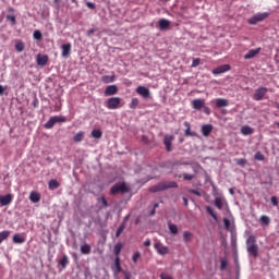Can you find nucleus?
I'll use <instances>...</instances> for the list:
<instances>
[{"instance_id":"f257e3e1","label":"nucleus","mask_w":279,"mask_h":279,"mask_svg":"<svg viewBox=\"0 0 279 279\" xmlns=\"http://www.w3.org/2000/svg\"><path fill=\"white\" fill-rule=\"evenodd\" d=\"M169 189H178V182L175 181H161L156 185H153L149 191L150 193H160L162 191H169Z\"/></svg>"},{"instance_id":"f03ea898","label":"nucleus","mask_w":279,"mask_h":279,"mask_svg":"<svg viewBox=\"0 0 279 279\" xmlns=\"http://www.w3.org/2000/svg\"><path fill=\"white\" fill-rule=\"evenodd\" d=\"M246 250L255 258L256 256H258V246L256 245V236L248 235V238L246 239Z\"/></svg>"},{"instance_id":"7ed1b4c3","label":"nucleus","mask_w":279,"mask_h":279,"mask_svg":"<svg viewBox=\"0 0 279 279\" xmlns=\"http://www.w3.org/2000/svg\"><path fill=\"white\" fill-rule=\"evenodd\" d=\"M269 17V12L256 13L247 20L248 25H258Z\"/></svg>"},{"instance_id":"20e7f679","label":"nucleus","mask_w":279,"mask_h":279,"mask_svg":"<svg viewBox=\"0 0 279 279\" xmlns=\"http://www.w3.org/2000/svg\"><path fill=\"white\" fill-rule=\"evenodd\" d=\"M65 121H66V118L62 116H54V117H51L49 121L45 123L44 128H46V130H51L53 125H56V123H64Z\"/></svg>"},{"instance_id":"39448f33","label":"nucleus","mask_w":279,"mask_h":279,"mask_svg":"<svg viewBox=\"0 0 279 279\" xmlns=\"http://www.w3.org/2000/svg\"><path fill=\"white\" fill-rule=\"evenodd\" d=\"M121 101L122 99L119 97H111L107 100V108L108 110H118V108H121Z\"/></svg>"},{"instance_id":"423d86ee","label":"nucleus","mask_w":279,"mask_h":279,"mask_svg":"<svg viewBox=\"0 0 279 279\" xmlns=\"http://www.w3.org/2000/svg\"><path fill=\"white\" fill-rule=\"evenodd\" d=\"M269 89L267 87H259L255 89V93L253 95L254 101H263L265 95H267Z\"/></svg>"},{"instance_id":"0eeeda50","label":"nucleus","mask_w":279,"mask_h":279,"mask_svg":"<svg viewBox=\"0 0 279 279\" xmlns=\"http://www.w3.org/2000/svg\"><path fill=\"white\" fill-rule=\"evenodd\" d=\"M135 92L137 93V95L143 97V99H150L151 98V92H149V88H147L145 86H138L135 89Z\"/></svg>"},{"instance_id":"6e6552de","label":"nucleus","mask_w":279,"mask_h":279,"mask_svg":"<svg viewBox=\"0 0 279 279\" xmlns=\"http://www.w3.org/2000/svg\"><path fill=\"white\" fill-rule=\"evenodd\" d=\"M174 138L175 137L173 135H165L163 145L166 146L167 151H173V147L171 145Z\"/></svg>"},{"instance_id":"1a4fd4ad","label":"nucleus","mask_w":279,"mask_h":279,"mask_svg":"<svg viewBox=\"0 0 279 279\" xmlns=\"http://www.w3.org/2000/svg\"><path fill=\"white\" fill-rule=\"evenodd\" d=\"M211 104H216V108H228L230 106V101L226 98L214 99Z\"/></svg>"},{"instance_id":"9d476101","label":"nucleus","mask_w":279,"mask_h":279,"mask_svg":"<svg viewBox=\"0 0 279 279\" xmlns=\"http://www.w3.org/2000/svg\"><path fill=\"white\" fill-rule=\"evenodd\" d=\"M204 106H206V100H204L202 98H196V99L192 100V108L194 110H202L204 108Z\"/></svg>"},{"instance_id":"9b49d317","label":"nucleus","mask_w":279,"mask_h":279,"mask_svg":"<svg viewBox=\"0 0 279 279\" xmlns=\"http://www.w3.org/2000/svg\"><path fill=\"white\" fill-rule=\"evenodd\" d=\"M158 27L160 32H166V29H169V27H171V21L167 19H160L158 21Z\"/></svg>"},{"instance_id":"f8f14e48","label":"nucleus","mask_w":279,"mask_h":279,"mask_svg":"<svg viewBox=\"0 0 279 279\" xmlns=\"http://www.w3.org/2000/svg\"><path fill=\"white\" fill-rule=\"evenodd\" d=\"M119 93V87L117 85H109L105 89L106 97H112Z\"/></svg>"},{"instance_id":"ddd939ff","label":"nucleus","mask_w":279,"mask_h":279,"mask_svg":"<svg viewBox=\"0 0 279 279\" xmlns=\"http://www.w3.org/2000/svg\"><path fill=\"white\" fill-rule=\"evenodd\" d=\"M230 71V65L223 64L213 70L214 75H221V73H228Z\"/></svg>"},{"instance_id":"4468645a","label":"nucleus","mask_w":279,"mask_h":279,"mask_svg":"<svg viewBox=\"0 0 279 279\" xmlns=\"http://www.w3.org/2000/svg\"><path fill=\"white\" fill-rule=\"evenodd\" d=\"M226 204H228V202H226L225 197H216L214 201V206H216L218 210H223V206H226Z\"/></svg>"},{"instance_id":"2eb2a0df","label":"nucleus","mask_w":279,"mask_h":279,"mask_svg":"<svg viewBox=\"0 0 279 279\" xmlns=\"http://www.w3.org/2000/svg\"><path fill=\"white\" fill-rule=\"evenodd\" d=\"M155 250H157L158 254H160L161 256L169 254V248L167 246H163L161 243H155Z\"/></svg>"},{"instance_id":"dca6fc26","label":"nucleus","mask_w":279,"mask_h":279,"mask_svg":"<svg viewBox=\"0 0 279 279\" xmlns=\"http://www.w3.org/2000/svg\"><path fill=\"white\" fill-rule=\"evenodd\" d=\"M260 53V48L251 49L245 56L244 60H252V58H256Z\"/></svg>"},{"instance_id":"f3484780","label":"nucleus","mask_w":279,"mask_h":279,"mask_svg":"<svg viewBox=\"0 0 279 279\" xmlns=\"http://www.w3.org/2000/svg\"><path fill=\"white\" fill-rule=\"evenodd\" d=\"M62 49V58H69L71 56V43L63 44L61 46Z\"/></svg>"},{"instance_id":"a211bd4d","label":"nucleus","mask_w":279,"mask_h":279,"mask_svg":"<svg viewBox=\"0 0 279 279\" xmlns=\"http://www.w3.org/2000/svg\"><path fill=\"white\" fill-rule=\"evenodd\" d=\"M0 204L1 206H10L12 204V194L0 196Z\"/></svg>"},{"instance_id":"6ab92c4d","label":"nucleus","mask_w":279,"mask_h":279,"mask_svg":"<svg viewBox=\"0 0 279 279\" xmlns=\"http://www.w3.org/2000/svg\"><path fill=\"white\" fill-rule=\"evenodd\" d=\"M49 62V57L47 54H38L37 56V64L38 66H45Z\"/></svg>"},{"instance_id":"aec40b11","label":"nucleus","mask_w":279,"mask_h":279,"mask_svg":"<svg viewBox=\"0 0 279 279\" xmlns=\"http://www.w3.org/2000/svg\"><path fill=\"white\" fill-rule=\"evenodd\" d=\"M210 132H213V124H205L202 126L203 136H210Z\"/></svg>"},{"instance_id":"412c9836","label":"nucleus","mask_w":279,"mask_h":279,"mask_svg":"<svg viewBox=\"0 0 279 279\" xmlns=\"http://www.w3.org/2000/svg\"><path fill=\"white\" fill-rule=\"evenodd\" d=\"M241 134H243V136H251V134H254V129L248 125L242 126Z\"/></svg>"},{"instance_id":"4be33fe9","label":"nucleus","mask_w":279,"mask_h":279,"mask_svg":"<svg viewBox=\"0 0 279 279\" xmlns=\"http://www.w3.org/2000/svg\"><path fill=\"white\" fill-rule=\"evenodd\" d=\"M29 199L31 202H33V204H38V202H40V194H38L37 192H32L29 195Z\"/></svg>"},{"instance_id":"5701e85b","label":"nucleus","mask_w":279,"mask_h":279,"mask_svg":"<svg viewBox=\"0 0 279 279\" xmlns=\"http://www.w3.org/2000/svg\"><path fill=\"white\" fill-rule=\"evenodd\" d=\"M48 184L50 191H56V189L60 187V183L56 179L50 180Z\"/></svg>"},{"instance_id":"b1692460","label":"nucleus","mask_w":279,"mask_h":279,"mask_svg":"<svg viewBox=\"0 0 279 279\" xmlns=\"http://www.w3.org/2000/svg\"><path fill=\"white\" fill-rule=\"evenodd\" d=\"M13 243H17V244H23L25 243V238H23V235L15 233L13 235Z\"/></svg>"},{"instance_id":"393cba45","label":"nucleus","mask_w":279,"mask_h":279,"mask_svg":"<svg viewBox=\"0 0 279 279\" xmlns=\"http://www.w3.org/2000/svg\"><path fill=\"white\" fill-rule=\"evenodd\" d=\"M206 211L208 213V215H210V217H213L214 221H219V217L217 216L213 207L207 206Z\"/></svg>"},{"instance_id":"a878e982","label":"nucleus","mask_w":279,"mask_h":279,"mask_svg":"<svg viewBox=\"0 0 279 279\" xmlns=\"http://www.w3.org/2000/svg\"><path fill=\"white\" fill-rule=\"evenodd\" d=\"M59 265L61 269H66V265H69V256L63 255V257L59 260Z\"/></svg>"},{"instance_id":"bb28decb","label":"nucleus","mask_w":279,"mask_h":279,"mask_svg":"<svg viewBox=\"0 0 279 279\" xmlns=\"http://www.w3.org/2000/svg\"><path fill=\"white\" fill-rule=\"evenodd\" d=\"M116 77L114 75H105L101 77V82H104V84H112V82H114Z\"/></svg>"},{"instance_id":"cd10ccee","label":"nucleus","mask_w":279,"mask_h":279,"mask_svg":"<svg viewBox=\"0 0 279 279\" xmlns=\"http://www.w3.org/2000/svg\"><path fill=\"white\" fill-rule=\"evenodd\" d=\"M73 141L74 143H82V141H84V131H81L76 135H74Z\"/></svg>"},{"instance_id":"c85d7f7f","label":"nucleus","mask_w":279,"mask_h":279,"mask_svg":"<svg viewBox=\"0 0 279 279\" xmlns=\"http://www.w3.org/2000/svg\"><path fill=\"white\" fill-rule=\"evenodd\" d=\"M92 136H93V138L99 140V138H101L104 136V133L99 129H94L92 131Z\"/></svg>"},{"instance_id":"c756f323","label":"nucleus","mask_w":279,"mask_h":279,"mask_svg":"<svg viewBox=\"0 0 279 279\" xmlns=\"http://www.w3.org/2000/svg\"><path fill=\"white\" fill-rule=\"evenodd\" d=\"M185 130V136H195V132L191 131V123L184 122Z\"/></svg>"},{"instance_id":"7c9ffc66","label":"nucleus","mask_w":279,"mask_h":279,"mask_svg":"<svg viewBox=\"0 0 279 279\" xmlns=\"http://www.w3.org/2000/svg\"><path fill=\"white\" fill-rule=\"evenodd\" d=\"M123 230H125V222H121V225L117 229V231H116L117 239H119L121 236V234H123Z\"/></svg>"},{"instance_id":"2f4dec72","label":"nucleus","mask_w":279,"mask_h":279,"mask_svg":"<svg viewBox=\"0 0 279 279\" xmlns=\"http://www.w3.org/2000/svg\"><path fill=\"white\" fill-rule=\"evenodd\" d=\"M168 228H169L171 234H178V226L177 225L169 221Z\"/></svg>"},{"instance_id":"473e14b6","label":"nucleus","mask_w":279,"mask_h":279,"mask_svg":"<svg viewBox=\"0 0 279 279\" xmlns=\"http://www.w3.org/2000/svg\"><path fill=\"white\" fill-rule=\"evenodd\" d=\"M193 239V233H191L190 231H184L183 232V241L185 243H190V241Z\"/></svg>"},{"instance_id":"72a5a7b5","label":"nucleus","mask_w":279,"mask_h":279,"mask_svg":"<svg viewBox=\"0 0 279 279\" xmlns=\"http://www.w3.org/2000/svg\"><path fill=\"white\" fill-rule=\"evenodd\" d=\"M121 250H123L122 243H118L114 245L113 252H114L117 258H119V254H121Z\"/></svg>"},{"instance_id":"f704fd0d","label":"nucleus","mask_w":279,"mask_h":279,"mask_svg":"<svg viewBox=\"0 0 279 279\" xmlns=\"http://www.w3.org/2000/svg\"><path fill=\"white\" fill-rule=\"evenodd\" d=\"M114 265L117 274L123 272V268H121V259L119 257L116 258Z\"/></svg>"},{"instance_id":"c9c22d12","label":"nucleus","mask_w":279,"mask_h":279,"mask_svg":"<svg viewBox=\"0 0 279 279\" xmlns=\"http://www.w3.org/2000/svg\"><path fill=\"white\" fill-rule=\"evenodd\" d=\"M111 195H117L118 193H121V185L120 184H116L111 187Z\"/></svg>"},{"instance_id":"e433bc0d","label":"nucleus","mask_w":279,"mask_h":279,"mask_svg":"<svg viewBox=\"0 0 279 279\" xmlns=\"http://www.w3.org/2000/svg\"><path fill=\"white\" fill-rule=\"evenodd\" d=\"M8 236H10V231H1L0 232V244L3 243V241H5V239H8Z\"/></svg>"},{"instance_id":"4c0bfd02","label":"nucleus","mask_w":279,"mask_h":279,"mask_svg":"<svg viewBox=\"0 0 279 279\" xmlns=\"http://www.w3.org/2000/svg\"><path fill=\"white\" fill-rule=\"evenodd\" d=\"M81 252H82L83 254H90V245H89V244H83V245L81 246Z\"/></svg>"},{"instance_id":"58836bf2","label":"nucleus","mask_w":279,"mask_h":279,"mask_svg":"<svg viewBox=\"0 0 279 279\" xmlns=\"http://www.w3.org/2000/svg\"><path fill=\"white\" fill-rule=\"evenodd\" d=\"M33 38H34L35 40H43V33H41L40 31H35V32L33 33Z\"/></svg>"},{"instance_id":"ea45409f","label":"nucleus","mask_w":279,"mask_h":279,"mask_svg":"<svg viewBox=\"0 0 279 279\" xmlns=\"http://www.w3.org/2000/svg\"><path fill=\"white\" fill-rule=\"evenodd\" d=\"M120 193H130V187L125 183H120Z\"/></svg>"},{"instance_id":"a19ab883","label":"nucleus","mask_w":279,"mask_h":279,"mask_svg":"<svg viewBox=\"0 0 279 279\" xmlns=\"http://www.w3.org/2000/svg\"><path fill=\"white\" fill-rule=\"evenodd\" d=\"M183 180L191 182V180H195V174H189V173L184 172Z\"/></svg>"},{"instance_id":"79ce46f5","label":"nucleus","mask_w":279,"mask_h":279,"mask_svg":"<svg viewBox=\"0 0 279 279\" xmlns=\"http://www.w3.org/2000/svg\"><path fill=\"white\" fill-rule=\"evenodd\" d=\"M7 21L11 23V25H16V16L14 15H7Z\"/></svg>"},{"instance_id":"37998d69","label":"nucleus","mask_w":279,"mask_h":279,"mask_svg":"<svg viewBox=\"0 0 279 279\" xmlns=\"http://www.w3.org/2000/svg\"><path fill=\"white\" fill-rule=\"evenodd\" d=\"M260 221H262V223H264V226H269L271 220L269 219L268 216H262Z\"/></svg>"},{"instance_id":"c03bdc74","label":"nucleus","mask_w":279,"mask_h":279,"mask_svg":"<svg viewBox=\"0 0 279 279\" xmlns=\"http://www.w3.org/2000/svg\"><path fill=\"white\" fill-rule=\"evenodd\" d=\"M226 267H228V260L221 259L220 260V271H226Z\"/></svg>"},{"instance_id":"a18cd8bd","label":"nucleus","mask_w":279,"mask_h":279,"mask_svg":"<svg viewBox=\"0 0 279 279\" xmlns=\"http://www.w3.org/2000/svg\"><path fill=\"white\" fill-rule=\"evenodd\" d=\"M138 106V98H132L130 108L134 110Z\"/></svg>"},{"instance_id":"49530a36","label":"nucleus","mask_w":279,"mask_h":279,"mask_svg":"<svg viewBox=\"0 0 279 279\" xmlns=\"http://www.w3.org/2000/svg\"><path fill=\"white\" fill-rule=\"evenodd\" d=\"M255 160H260V161H263V160H265V155H263L260 151H257L256 154H255Z\"/></svg>"},{"instance_id":"de8ad7c7","label":"nucleus","mask_w":279,"mask_h":279,"mask_svg":"<svg viewBox=\"0 0 279 279\" xmlns=\"http://www.w3.org/2000/svg\"><path fill=\"white\" fill-rule=\"evenodd\" d=\"M15 49H16V51L21 52V51H24L25 46L23 45V43H19L15 45Z\"/></svg>"},{"instance_id":"09e8293b","label":"nucleus","mask_w":279,"mask_h":279,"mask_svg":"<svg viewBox=\"0 0 279 279\" xmlns=\"http://www.w3.org/2000/svg\"><path fill=\"white\" fill-rule=\"evenodd\" d=\"M138 258H141V253L135 252L133 257H132L133 263H138Z\"/></svg>"},{"instance_id":"8fccbe9b","label":"nucleus","mask_w":279,"mask_h":279,"mask_svg":"<svg viewBox=\"0 0 279 279\" xmlns=\"http://www.w3.org/2000/svg\"><path fill=\"white\" fill-rule=\"evenodd\" d=\"M236 165H239L240 167H245V165H247V160L246 159H238Z\"/></svg>"},{"instance_id":"3c124183","label":"nucleus","mask_w":279,"mask_h":279,"mask_svg":"<svg viewBox=\"0 0 279 279\" xmlns=\"http://www.w3.org/2000/svg\"><path fill=\"white\" fill-rule=\"evenodd\" d=\"M99 202H101V204H102V206H104L105 208H108V201L106 199V197L101 196V197L99 198Z\"/></svg>"},{"instance_id":"603ef678","label":"nucleus","mask_w":279,"mask_h":279,"mask_svg":"<svg viewBox=\"0 0 279 279\" xmlns=\"http://www.w3.org/2000/svg\"><path fill=\"white\" fill-rule=\"evenodd\" d=\"M223 223H225L226 230H230V219L223 218Z\"/></svg>"},{"instance_id":"864d4df0","label":"nucleus","mask_w":279,"mask_h":279,"mask_svg":"<svg viewBox=\"0 0 279 279\" xmlns=\"http://www.w3.org/2000/svg\"><path fill=\"white\" fill-rule=\"evenodd\" d=\"M122 274L124 276V279H132V274L130 271L123 270Z\"/></svg>"},{"instance_id":"5fc2aeb1","label":"nucleus","mask_w":279,"mask_h":279,"mask_svg":"<svg viewBox=\"0 0 279 279\" xmlns=\"http://www.w3.org/2000/svg\"><path fill=\"white\" fill-rule=\"evenodd\" d=\"M270 202H271L272 206H278V204H279L278 197H276V196H272V197L270 198Z\"/></svg>"},{"instance_id":"6e6d98bb","label":"nucleus","mask_w":279,"mask_h":279,"mask_svg":"<svg viewBox=\"0 0 279 279\" xmlns=\"http://www.w3.org/2000/svg\"><path fill=\"white\" fill-rule=\"evenodd\" d=\"M199 62H202V60H199V59H194V60L192 61V68L199 66Z\"/></svg>"},{"instance_id":"4d7b16f0","label":"nucleus","mask_w":279,"mask_h":279,"mask_svg":"<svg viewBox=\"0 0 279 279\" xmlns=\"http://www.w3.org/2000/svg\"><path fill=\"white\" fill-rule=\"evenodd\" d=\"M160 278L161 279H173L169 274H167V272H162L161 275H160Z\"/></svg>"},{"instance_id":"13d9d810","label":"nucleus","mask_w":279,"mask_h":279,"mask_svg":"<svg viewBox=\"0 0 279 279\" xmlns=\"http://www.w3.org/2000/svg\"><path fill=\"white\" fill-rule=\"evenodd\" d=\"M190 193H192L193 195H196V197H202V194L197 190H190Z\"/></svg>"},{"instance_id":"bf43d9fd","label":"nucleus","mask_w":279,"mask_h":279,"mask_svg":"<svg viewBox=\"0 0 279 279\" xmlns=\"http://www.w3.org/2000/svg\"><path fill=\"white\" fill-rule=\"evenodd\" d=\"M203 112L205 113V114H210V108L209 107H206V105H204V107H203Z\"/></svg>"},{"instance_id":"052dcab7","label":"nucleus","mask_w":279,"mask_h":279,"mask_svg":"<svg viewBox=\"0 0 279 279\" xmlns=\"http://www.w3.org/2000/svg\"><path fill=\"white\" fill-rule=\"evenodd\" d=\"M87 8H89V10H95V3L93 2H86Z\"/></svg>"},{"instance_id":"680f3d73","label":"nucleus","mask_w":279,"mask_h":279,"mask_svg":"<svg viewBox=\"0 0 279 279\" xmlns=\"http://www.w3.org/2000/svg\"><path fill=\"white\" fill-rule=\"evenodd\" d=\"M175 165L189 166V165H191V162H189V161H177Z\"/></svg>"},{"instance_id":"e2e57ef3","label":"nucleus","mask_w":279,"mask_h":279,"mask_svg":"<svg viewBox=\"0 0 279 279\" xmlns=\"http://www.w3.org/2000/svg\"><path fill=\"white\" fill-rule=\"evenodd\" d=\"M145 247H149V245H151V240L146 239L144 242Z\"/></svg>"},{"instance_id":"0e129e2a","label":"nucleus","mask_w":279,"mask_h":279,"mask_svg":"<svg viewBox=\"0 0 279 279\" xmlns=\"http://www.w3.org/2000/svg\"><path fill=\"white\" fill-rule=\"evenodd\" d=\"M94 32H97V29L92 28V29L87 31V36H89V37L93 36Z\"/></svg>"},{"instance_id":"69168bd1","label":"nucleus","mask_w":279,"mask_h":279,"mask_svg":"<svg viewBox=\"0 0 279 279\" xmlns=\"http://www.w3.org/2000/svg\"><path fill=\"white\" fill-rule=\"evenodd\" d=\"M33 106H34V108H37V107H38V98H35V99H34Z\"/></svg>"},{"instance_id":"338daca9","label":"nucleus","mask_w":279,"mask_h":279,"mask_svg":"<svg viewBox=\"0 0 279 279\" xmlns=\"http://www.w3.org/2000/svg\"><path fill=\"white\" fill-rule=\"evenodd\" d=\"M130 219V215L125 216L122 223H124V227H125V223H128V220Z\"/></svg>"},{"instance_id":"774afa93","label":"nucleus","mask_w":279,"mask_h":279,"mask_svg":"<svg viewBox=\"0 0 279 279\" xmlns=\"http://www.w3.org/2000/svg\"><path fill=\"white\" fill-rule=\"evenodd\" d=\"M3 93H5V87H3V85H0V95H2Z\"/></svg>"}]
</instances>
